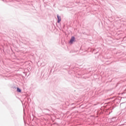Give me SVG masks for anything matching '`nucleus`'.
Returning <instances> with one entry per match:
<instances>
[{
  "label": "nucleus",
  "mask_w": 126,
  "mask_h": 126,
  "mask_svg": "<svg viewBox=\"0 0 126 126\" xmlns=\"http://www.w3.org/2000/svg\"><path fill=\"white\" fill-rule=\"evenodd\" d=\"M75 37L74 36H72L71 37V38L69 41V44H70V45H72V44H73V42H75Z\"/></svg>",
  "instance_id": "1"
},
{
  "label": "nucleus",
  "mask_w": 126,
  "mask_h": 126,
  "mask_svg": "<svg viewBox=\"0 0 126 126\" xmlns=\"http://www.w3.org/2000/svg\"><path fill=\"white\" fill-rule=\"evenodd\" d=\"M57 22L58 23H61V21H62V19L59 14L57 15Z\"/></svg>",
  "instance_id": "2"
},
{
  "label": "nucleus",
  "mask_w": 126,
  "mask_h": 126,
  "mask_svg": "<svg viewBox=\"0 0 126 126\" xmlns=\"http://www.w3.org/2000/svg\"><path fill=\"white\" fill-rule=\"evenodd\" d=\"M22 90H21V89L19 88V87L17 88V92H18V93H21Z\"/></svg>",
  "instance_id": "3"
},
{
  "label": "nucleus",
  "mask_w": 126,
  "mask_h": 126,
  "mask_svg": "<svg viewBox=\"0 0 126 126\" xmlns=\"http://www.w3.org/2000/svg\"><path fill=\"white\" fill-rule=\"evenodd\" d=\"M76 108V107L74 106V107L70 108V110H73V109H75Z\"/></svg>",
  "instance_id": "4"
},
{
  "label": "nucleus",
  "mask_w": 126,
  "mask_h": 126,
  "mask_svg": "<svg viewBox=\"0 0 126 126\" xmlns=\"http://www.w3.org/2000/svg\"><path fill=\"white\" fill-rule=\"evenodd\" d=\"M46 111H48V112H51V111L49 109H46Z\"/></svg>",
  "instance_id": "5"
},
{
  "label": "nucleus",
  "mask_w": 126,
  "mask_h": 126,
  "mask_svg": "<svg viewBox=\"0 0 126 126\" xmlns=\"http://www.w3.org/2000/svg\"><path fill=\"white\" fill-rule=\"evenodd\" d=\"M44 2H46V0H43Z\"/></svg>",
  "instance_id": "6"
},
{
  "label": "nucleus",
  "mask_w": 126,
  "mask_h": 126,
  "mask_svg": "<svg viewBox=\"0 0 126 126\" xmlns=\"http://www.w3.org/2000/svg\"><path fill=\"white\" fill-rule=\"evenodd\" d=\"M114 107H113V108H112V110H114Z\"/></svg>",
  "instance_id": "7"
},
{
  "label": "nucleus",
  "mask_w": 126,
  "mask_h": 126,
  "mask_svg": "<svg viewBox=\"0 0 126 126\" xmlns=\"http://www.w3.org/2000/svg\"><path fill=\"white\" fill-rule=\"evenodd\" d=\"M71 105H74V103H72Z\"/></svg>",
  "instance_id": "8"
},
{
  "label": "nucleus",
  "mask_w": 126,
  "mask_h": 126,
  "mask_svg": "<svg viewBox=\"0 0 126 126\" xmlns=\"http://www.w3.org/2000/svg\"><path fill=\"white\" fill-rule=\"evenodd\" d=\"M32 68L31 67V66H30V68Z\"/></svg>",
  "instance_id": "9"
},
{
  "label": "nucleus",
  "mask_w": 126,
  "mask_h": 126,
  "mask_svg": "<svg viewBox=\"0 0 126 126\" xmlns=\"http://www.w3.org/2000/svg\"><path fill=\"white\" fill-rule=\"evenodd\" d=\"M43 76H45V74H43Z\"/></svg>",
  "instance_id": "10"
},
{
  "label": "nucleus",
  "mask_w": 126,
  "mask_h": 126,
  "mask_svg": "<svg viewBox=\"0 0 126 126\" xmlns=\"http://www.w3.org/2000/svg\"><path fill=\"white\" fill-rule=\"evenodd\" d=\"M114 119H115V118H112V120H114Z\"/></svg>",
  "instance_id": "11"
}]
</instances>
